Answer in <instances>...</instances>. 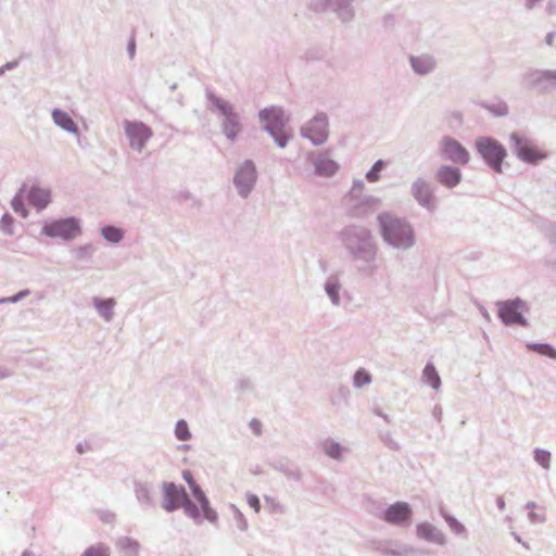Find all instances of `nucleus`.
I'll use <instances>...</instances> for the list:
<instances>
[{
	"label": "nucleus",
	"mask_w": 556,
	"mask_h": 556,
	"mask_svg": "<svg viewBox=\"0 0 556 556\" xmlns=\"http://www.w3.org/2000/svg\"><path fill=\"white\" fill-rule=\"evenodd\" d=\"M555 81H556V72H551V71L535 72L530 76V84L532 86L542 87L543 89L554 86Z\"/></svg>",
	"instance_id": "nucleus-17"
},
{
	"label": "nucleus",
	"mask_w": 556,
	"mask_h": 556,
	"mask_svg": "<svg viewBox=\"0 0 556 556\" xmlns=\"http://www.w3.org/2000/svg\"><path fill=\"white\" fill-rule=\"evenodd\" d=\"M28 200L31 205L38 210L45 208L50 202V192L46 189L33 186L27 189L23 187L18 194L13 199L12 206L16 213L22 217L27 216V211L24 207V200Z\"/></svg>",
	"instance_id": "nucleus-2"
},
{
	"label": "nucleus",
	"mask_w": 556,
	"mask_h": 556,
	"mask_svg": "<svg viewBox=\"0 0 556 556\" xmlns=\"http://www.w3.org/2000/svg\"><path fill=\"white\" fill-rule=\"evenodd\" d=\"M412 510L408 504L399 502L387 508L384 520L389 523L401 525L410 519Z\"/></svg>",
	"instance_id": "nucleus-14"
},
{
	"label": "nucleus",
	"mask_w": 556,
	"mask_h": 556,
	"mask_svg": "<svg viewBox=\"0 0 556 556\" xmlns=\"http://www.w3.org/2000/svg\"><path fill=\"white\" fill-rule=\"evenodd\" d=\"M441 154L448 161L465 165L469 162V152L457 140L444 137L440 144Z\"/></svg>",
	"instance_id": "nucleus-8"
},
{
	"label": "nucleus",
	"mask_w": 556,
	"mask_h": 556,
	"mask_svg": "<svg viewBox=\"0 0 556 556\" xmlns=\"http://www.w3.org/2000/svg\"><path fill=\"white\" fill-rule=\"evenodd\" d=\"M414 194L420 204H422V205L430 204L432 197H431L429 187L425 182L415 184Z\"/></svg>",
	"instance_id": "nucleus-19"
},
{
	"label": "nucleus",
	"mask_w": 556,
	"mask_h": 556,
	"mask_svg": "<svg viewBox=\"0 0 556 556\" xmlns=\"http://www.w3.org/2000/svg\"><path fill=\"white\" fill-rule=\"evenodd\" d=\"M529 348L542 355L556 358V350L548 344H534Z\"/></svg>",
	"instance_id": "nucleus-26"
},
{
	"label": "nucleus",
	"mask_w": 556,
	"mask_h": 556,
	"mask_svg": "<svg viewBox=\"0 0 556 556\" xmlns=\"http://www.w3.org/2000/svg\"><path fill=\"white\" fill-rule=\"evenodd\" d=\"M43 233L49 237H60L71 240L80 235V227L75 218H66L45 225Z\"/></svg>",
	"instance_id": "nucleus-7"
},
{
	"label": "nucleus",
	"mask_w": 556,
	"mask_h": 556,
	"mask_svg": "<svg viewBox=\"0 0 556 556\" xmlns=\"http://www.w3.org/2000/svg\"><path fill=\"white\" fill-rule=\"evenodd\" d=\"M316 170L320 175L331 176L338 170V165L334 161L323 157L316 163Z\"/></svg>",
	"instance_id": "nucleus-20"
},
{
	"label": "nucleus",
	"mask_w": 556,
	"mask_h": 556,
	"mask_svg": "<svg viewBox=\"0 0 556 556\" xmlns=\"http://www.w3.org/2000/svg\"><path fill=\"white\" fill-rule=\"evenodd\" d=\"M83 556H109V548L103 545L92 546Z\"/></svg>",
	"instance_id": "nucleus-28"
},
{
	"label": "nucleus",
	"mask_w": 556,
	"mask_h": 556,
	"mask_svg": "<svg viewBox=\"0 0 556 556\" xmlns=\"http://www.w3.org/2000/svg\"><path fill=\"white\" fill-rule=\"evenodd\" d=\"M164 490V498H163V507L167 511H173L185 505L186 513L193 517H198V509L187 497V493L184 488L177 486L174 483H165L163 486Z\"/></svg>",
	"instance_id": "nucleus-3"
},
{
	"label": "nucleus",
	"mask_w": 556,
	"mask_h": 556,
	"mask_svg": "<svg viewBox=\"0 0 556 556\" xmlns=\"http://www.w3.org/2000/svg\"><path fill=\"white\" fill-rule=\"evenodd\" d=\"M102 236L110 242L116 243L122 240L123 232L121 229L113 227V226H106L102 229Z\"/></svg>",
	"instance_id": "nucleus-23"
},
{
	"label": "nucleus",
	"mask_w": 556,
	"mask_h": 556,
	"mask_svg": "<svg viewBox=\"0 0 556 556\" xmlns=\"http://www.w3.org/2000/svg\"><path fill=\"white\" fill-rule=\"evenodd\" d=\"M424 379L433 389L440 387L441 380L433 365L428 364L424 369Z\"/></svg>",
	"instance_id": "nucleus-21"
},
{
	"label": "nucleus",
	"mask_w": 556,
	"mask_h": 556,
	"mask_svg": "<svg viewBox=\"0 0 556 556\" xmlns=\"http://www.w3.org/2000/svg\"><path fill=\"white\" fill-rule=\"evenodd\" d=\"M460 178L462 174L459 169L451 166H442L437 173L438 181L447 188L457 186Z\"/></svg>",
	"instance_id": "nucleus-16"
},
{
	"label": "nucleus",
	"mask_w": 556,
	"mask_h": 556,
	"mask_svg": "<svg viewBox=\"0 0 556 556\" xmlns=\"http://www.w3.org/2000/svg\"><path fill=\"white\" fill-rule=\"evenodd\" d=\"M124 129L130 148L139 152L153 136V130L142 122L125 121Z\"/></svg>",
	"instance_id": "nucleus-6"
},
{
	"label": "nucleus",
	"mask_w": 556,
	"mask_h": 556,
	"mask_svg": "<svg viewBox=\"0 0 556 556\" xmlns=\"http://www.w3.org/2000/svg\"><path fill=\"white\" fill-rule=\"evenodd\" d=\"M251 428L255 434H261V422L258 420H252Z\"/></svg>",
	"instance_id": "nucleus-36"
},
{
	"label": "nucleus",
	"mask_w": 556,
	"mask_h": 556,
	"mask_svg": "<svg viewBox=\"0 0 556 556\" xmlns=\"http://www.w3.org/2000/svg\"><path fill=\"white\" fill-rule=\"evenodd\" d=\"M433 528L430 525L421 523L417 527V534L425 539H430Z\"/></svg>",
	"instance_id": "nucleus-32"
},
{
	"label": "nucleus",
	"mask_w": 556,
	"mask_h": 556,
	"mask_svg": "<svg viewBox=\"0 0 556 556\" xmlns=\"http://www.w3.org/2000/svg\"><path fill=\"white\" fill-rule=\"evenodd\" d=\"M327 292L330 295V298L332 299L333 303H338L339 295H338L337 288L334 286H328L327 287Z\"/></svg>",
	"instance_id": "nucleus-35"
},
{
	"label": "nucleus",
	"mask_w": 556,
	"mask_h": 556,
	"mask_svg": "<svg viewBox=\"0 0 556 556\" xmlns=\"http://www.w3.org/2000/svg\"><path fill=\"white\" fill-rule=\"evenodd\" d=\"M233 182L242 197H247L256 182V169L252 162H244L237 170Z\"/></svg>",
	"instance_id": "nucleus-9"
},
{
	"label": "nucleus",
	"mask_w": 556,
	"mask_h": 556,
	"mask_svg": "<svg viewBox=\"0 0 556 556\" xmlns=\"http://www.w3.org/2000/svg\"><path fill=\"white\" fill-rule=\"evenodd\" d=\"M247 502L251 508H253L256 513L261 509V503L258 497L255 494H249L247 497Z\"/></svg>",
	"instance_id": "nucleus-34"
},
{
	"label": "nucleus",
	"mask_w": 556,
	"mask_h": 556,
	"mask_svg": "<svg viewBox=\"0 0 556 556\" xmlns=\"http://www.w3.org/2000/svg\"><path fill=\"white\" fill-rule=\"evenodd\" d=\"M354 381H355V384L357 387H363L364 384L369 383L370 376L367 372L363 371V370H358L355 374Z\"/></svg>",
	"instance_id": "nucleus-31"
},
{
	"label": "nucleus",
	"mask_w": 556,
	"mask_h": 556,
	"mask_svg": "<svg viewBox=\"0 0 556 556\" xmlns=\"http://www.w3.org/2000/svg\"><path fill=\"white\" fill-rule=\"evenodd\" d=\"M216 108L220 111V113L225 116L224 122V131L226 136L230 139H233L240 131V124L238 122L237 115L232 111V106L216 97L211 98Z\"/></svg>",
	"instance_id": "nucleus-11"
},
{
	"label": "nucleus",
	"mask_w": 556,
	"mask_h": 556,
	"mask_svg": "<svg viewBox=\"0 0 556 556\" xmlns=\"http://www.w3.org/2000/svg\"><path fill=\"white\" fill-rule=\"evenodd\" d=\"M115 302L112 299L104 300V301H98L97 302V308L98 312L106 319L110 320L112 317V311L114 307Z\"/></svg>",
	"instance_id": "nucleus-22"
},
{
	"label": "nucleus",
	"mask_w": 556,
	"mask_h": 556,
	"mask_svg": "<svg viewBox=\"0 0 556 556\" xmlns=\"http://www.w3.org/2000/svg\"><path fill=\"white\" fill-rule=\"evenodd\" d=\"M261 119L265 124V128L275 137L279 147H285L288 136L282 131L285 126V115L282 110L270 108L261 111Z\"/></svg>",
	"instance_id": "nucleus-5"
},
{
	"label": "nucleus",
	"mask_w": 556,
	"mask_h": 556,
	"mask_svg": "<svg viewBox=\"0 0 556 556\" xmlns=\"http://www.w3.org/2000/svg\"><path fill=\"white\" fill-rule=\"evenodd\" d=\"M478 152L483 156L488 164L497 173L502 172V162L506 156L504 147L496 140L482 137L476 141Z\"/></svg>",
	"instance_id": "nucleus-4"
},
{
	"label": "nucleus",
	"mask_w": 556,
	"mask_h": 556,
	"mask_svg": "<svg viewBox=\"0 0 556 556\" xmlns=\"http://www.w3.org/2000/svg\"><path fill=\"white\" fill-rule=\"evenodd\" d=\"M184 480L188 483L193 496L199 502L201 509L203 511L204 517L210 521H215L217 519L216 511L210 506L208 500L206 498L204 492L201 490L199 484L194 481L190 471L182 472Z\"/></svg>",
	"instance_id": "nucleus-13"
},
{
	"label": "nucleus",
	"mask_w": 556,
	"mask_h": 556,
	"mask_svg": "<svg viewBox=\"0 0 556 556\" xmlns=\"http://www.w3.org/2000/svg\"><path fill=\"white\" fill-rule=\"evenodd\" d=\"M384 162L379 160L377 161L371 169L366 174V178L370 182H376L380 179V172L384 168Z\"/></svg>",
	"instance_id": "nucleus-24"
},
{
	"label": "nucleus",
	"mask_w": 556,
	"mask_h": 556,
	"mask_svg": "<svg viewBox=\"0 0 556 556\" xmlns=\"http://www.w3.org/2000/svg\"><path fill=\"white\" fill-rule=\"evenodd\" d=\"M325 451L327 455L332 458H339L341 456V446L338 443H329L326 445Z\"/></svg>",
	"instance_id": "nucleus-30"
},
{
	"label": "nucleus",
	"mask_w": 556,
	"mask_h": 556,
	"mask_svg": "<svg viewBox=\"0 0 556 556\" xmlns=\"http://www.w3.org/2000/svg\"><path fill=\"white\" fill-rule=\"evenodd\" d=\"M525 304L520 300L506 301L498 304L500 318L506 325L518 324L526 325V319L522 317V309Z\"/></svg>",
	"instance_id": "nucleus-10"
},
{
	"label": "nucleus",
	"mask_w": 556,
	"mask_h": 556,
	"mask_svg": "<svg viewBox=\"0 0 556 556\" xmlns=\"http://www.w3.org/2000/svg\"><path fill=\"white\" fill-rule=\"evenodd\" d=\"M378 219L384 241L399 249L413 245L414 231L406 222L390 213L379 215Z\"/></svg>",
	"instance_id": "nucleus-1"
},
{
	"label": "nucleus",
	"mask_w": 556,
	"mask_h": 556,
	"mask_svg": "<svg viewBox=\"0 0 556 556\" xmlns=\"http://www.w3.org/2000/svg\"><path fill=\"white\" fill-rule=\"evenodd\" d=\"M553 41H554V34L551 33L546 36V42L548 46H552Z\"/></svg>",
	"instance_id": "nucleus-37"
},
{
	"label": "nucleus",
	"mask_w": 556,
	"mask_h": 556,
	"mask_svg": "<svg viewBox=\"0 0 556 556\" xmlns=\"http://www.w3.org/2000/svg\"><path fill=\"white\" fill-rule=\"evenodd\" d=\"M535 460L544 468H548L549 467V463H551V453L547 452V451H543V450H538L535 452Z\"/></svg>",
	"instance_id": "nucleus-27"
},
{
	"label": "nucleus",
	"mask_w": 556,
	"mask_h": 556,
	"mask_svg": "<svg viewBox=\"0 0 556 556\" xmlns=\"http://www.w3.org/2000/svg\"><path fill=\"white\" fill-rule=\"evenodd\" d=\"M53 119H54L55 124H58L59 126H61L62 128H64L67 131L76 130L74 121L71 118V116L66 112H63L61 110H55L53 112Z\"/></svg>",
	"instance_id": "nucleus-18"
},
{
	"label": "nucleus",
	"mask_w": 556,
	"mask_h": 556,
	"mask_svg": "<svg viewBox=\"0 0 556 556\" xmlns=\"http://www.w3.org/2000/svg\"><path fill=\"white\" fill-rule=\"evenodd\" d=\"M511 140L515 142L516 153L521 160L527 162H536L545 157V153L528 139L522 138L517 134H513Z\"/></svg>",
	"instance_id": "nucleus-12"
},
{
	"label": "nucleus",
	"mask_w": 556,
	"mask_h": 556,
	"mask_svg": "<svg viewBox=\"0 0 556 556\" xmlns=\"http://www.w3.org/2000/svg\"><path fill=\"white\" fill-rule=\"evenodd\" d=\"M175 433H176V437L181 441H186V440L190 439V437H191L188 425L184 420H180L177 422L176 428H175Z\"/></svg>",
	"instance_id": "nucleus-25"
},
{
	"label": "nucleus",
	"mask_w": 556,
	"mask_h": 556,
	"mask_svg": "<svg viewBox=\"0 0 556 556\" xmlns=\"http://www.w3.org/2000/svg\"><path fill=\"white\" fill-rule=\"evenodd\" d=\"M412 63H413V67L418 72V73H426L428 72L430 68H431V63L430 62H422L421 60L419 59H413L412 60Z\"/></svg>",
	"instance_id": "nucleus-29"
},
{
	"label": "nucleus",
	"mask_w": 556,
	"mask_h": 556,
	"mask_svg": "<svg viewBox=\"0 0 556 556\" xmlns=\"http://www.w3.org/2000/svg\"><path fill=\"white\" fill-rule=\"evenodd\" d=\"M305 136L314 143H323L328 137V124L326 117H315L305 128Z\"/></svg>",
	"instance_id": "nucleus-15"
},
{
	"label": "nucleus",
	"mask_w": 556,
	"mask_h": 556,
	"mask_svg": "<svg viewBox=\"0 0 556 556\" xmlns=\"http://www.w3.org/2000/svg\"><path fill=\"white\" fill-rule=\"evenodd\" d=\"M121 546H122V548L129 549V551H131L134 553H137L138 549H139V543L136 542V541H131L129 539H126V540L122 541L121 542Z\"/></svg>",
	"instance_id": "nucleus-33"
}]
</instances>
